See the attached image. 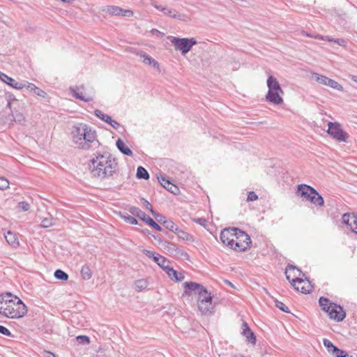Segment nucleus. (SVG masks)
<instances>
[{
	"instance_id": "72a5a7b5",
	"label": "nucleus",
	"mask_w": 357,
	"mask_h": 357,
	"mask_svg": "<svg viewBox=\"0 0 357 357\" xmlns=\"http://www.w3.org/2000/svg\"><path fill=\"white\" fill-rule=\"evenodd\" d=\"M129 212L133 215L137 217L141 220L142 218L145 217V213L142 211L141 209H139L137 207L135 206H131L129 209Z\"/></svg>"
},
{
	"instance_id": "4c0bfd02",
	"label": "nucleus",
	"mask_w": 357,
	"mask_h": 357,
	"mask_svg": "<svg viewBox=\"0 0 357 357\" xmlns=\"http://www.w3.org/2000/svg\"><path fill=\"white\" fill-rule=\"evenodd\" d=\"M54 225V219L52 215H50L49 218H45L42 220L40 227L43 228H48Z\"/></svg>"
},
{
	"instance_id": "0e129e2a",
	"label": "nucleus",
	"mask_w": 357,
	"mask_h": 357,
	"mask_svg": "<svg viewBox=\"0 0 357 357\" xmlns=\"http://www.w3.org/2000/svg\"><path fill=\"white\" fill-rule=\"evenodd\" d=\"M334 43H337L340 45L344 46L346 44V41L343 39H335Z\"/></svg>"
},
{
	"instance_id": "79ce46f5",
	"label": "nucleus",
	"mask_w": 357,
	"mask_h": 357,
	"mask_svg": "<svg viewBox=\"0 0 357 357\" xmlns=\"http://www.w3.org/2000/svg\"><path fill=\"white\" fill-rule=\"evenodd\" d=\"M94 114L106 123H108L109 121H111V117L109 116L104 114L102 111L99 109H96L94 112Z\"/></svg>"
},
{
	"instance_id": "58836bf2",
	"label": "nucleus",
	"mask_w": 357,
	"mask_h": 357,
	"mask_svg": "<svg viewBox=\"0 0 357 357\" xmlns=\"http://www.w3.org/2000/svg\"><path fill=\"white\" fill-rule=\"evenodd\" d=\"M312 77L319 83L322 84L326 86V83L328 82V78L326 76L319 75L318 73H312Z\"/></svg>"
},
{
	"instance_id": "393cba45",
	"label": "nucleus",
	"mask_w": 357,
	"mask_h": 357,
	"mask_svg": "<svg viewBox=\"0 0 357 357\" xmlns=\"http://www.w3.org/2000/svg\"><path fill=\"white\" fill-rule=\"evenodd\" d=\"M307 201H309L310 203L318 206H323L324 204V198L317 191V194L311 195Z\"/></svg>"
},
{
	"instance_id": "7c9ffc66",
	"label": "nucleus",
	"mask_w": 357,
	"mask_h": 357,
	"mask_svg": "<svg viewBox=\"0 0 357 357\" xmlns=\"http://www.w3.org/2000/svg\"><path fill=\"white\" fill-rule=\"evenodd\" d=\"M141 220L147 223L149 226L154 228L157 231H162V227L156 223L151 217H149L147 214L145 213V217L142 218Z\"/></svg>"
},
{
	"instance_id": "ea45409f",
	"label": "nucleus",
	"mask_w": 357,
	"mask_h": 357,
	"mask_svg": "<svg viewBox=\"0 0 357 357\" xmlns=\"http://www.w3.org/2000/svg\"><path fill=\"white\" fill-rule=\"evenodd\" d=\"M323 344L326 347L328 351L330 354H333L335 351L337 350V347L335 346L328 339H324L323 340Z\"/></svg>"
},
{
	"instance_id": "f704fd0d",
	"label": "nucleus",
	"mask_w": 357,
	"mask_h": 357,
	"mask_svg": "<svg viewBox=\"0 0 357 357\" xmlns=\"http://www.w3.org/2000/svg\"><path fill=\"white\" fill-rule=\"evenodd\" d=\"M326 86H328L331 88L336 89L340 91H342L344 89L343 86L331 78H328V82L326 83Z\"/></svg>"
},
{
	"instance_id": "3c124183",
	"label": "nucleus",
	"mask_w": 357,
	"mask_h": 357,
	"mask_svg": "<svg viewBox=\"0 0 357 357\" xmlns=\"http://www.w3.org/2000/svg\"><path fill=\"white\" fill-rule=\"evenodd\" d=\"M77 341L79 344H89L90 339L88 336L86 335H79L77 337Z\"/></svg>"
},
{
	"instance_id": "1a4fd4ad",
	"label": "nucleus",
	"mask_w": 357,
	"mask_h": 357,
	"mask_svg": "<svg viewBox=\"0 0 357 357\" xmlns=\"http://www.w3.org/2000/svg\"><path fill=\"white\" fill-rule=\"evenodd\" d=\"M106 13L114 16L132 17L133 12L129 9H123L116 6H107L102 10Z\"/></svg>"
},
{
	"instance_id": "4be33fe9",
	"label": "nucleus",
	"mask_w": 357,
	"mask_h": 357,
	"mask_svg": "<svg viewBox=\"0 0 357 357\" xmlns=\"http://www.w3.org/2000/svg\"><path fill=\"white\" fill-rule=\"evenodd\" d=\"M139 56L142 59L143 63L147 65L152 66L153 68L159 70L160 65L157 61L153 59L151 56L147 54L144 52H140L139 54Z\"/></svg>"
},
{
	"instance_id": "dca6fc26",
	"label": "nucleus",
	"mask_w": 357,
	"mask_h": 357,
	"mask_svg": "<svg viewBox=\"0 0 357 357\" xmlns=\"http://www.w3.org/2000/svg\"><path fill=\"white\" fill-rule=\"evenodd\" d=\"M266 100L275 105H281L283 102V98L280 91H268L266 95Z\"/></svg>"
},
{
	"instance_id": "a211bd4d",
	"label": "nucleus",
	"mask_w": 357,
	"mask_h": 357,
	"mask_svg": "<svg viewBox=\"0 0 357 357\" xmlns=\"http://www.w3.org/2000/svg\"><path fill=\"white\" fill-rule=\"evenodd\" d=\"M242 334L246 337V340L252 344H255L256 343V336L251 331L248 324L245 321H243L242 324Z\"/></svg>"
},
{
	"instance_id": "4468645a",
	"label": "nucleus",
	"mask_w": 357,
	"mask_h": 357,
	"mask_svg": "<svg viewBox=\"0 0 357 357\" xmlns=\"http://www.w3.org/2000/svg\"><path fill=\"white\" fill-rule=\"evenodd\" d=\"M342 221L347 226L350 227L353 231L357 234V215L354 213H344L342 215Z\"/></svg>"
},
{
	"instance_id": "c9c22d12",
	"label": "nucleus",
	"mask_w": 357,
	"mask_h": 357,
	"mask_svg": "<svg viewBox=\"0 0 357 357\" xmlns=\"http://www.w3.org/2000/svg\"><path fill=\"white\" fill-rule=\"evenodd\" d=\"M5 238L6 241L12 245L18 244V242H17V238L15 236V234L12 233L11 231H8L7 234H5Z\"/></svg>"
},
{
	"instance_id": "ddd939ff",
	"label": "nucleus",
	"mask_w": 357,
	"mask_h": 357,
	"mask_svg": "<svg viewBox=\"0 0 357 357\" xmlns=\"http://www.w3.org/2000/svg\"><path fill=\"white\" fill-rule=\"evenodd\" d=\"M163 14L184 22H189L191 20L190 17L188 15L184 13H179L173 8H169L166 7L165 11Z\"/></svg>"
},
{
	"instance_id": "a878e982",
	"label": "nucleus",
	"mask_w": 357,
	"mask_h": 357,
	"mask_svg": "<svg viewBox=\"0 0 357 357\" xmlns=\"http://www.w3.org/2000/svg\"><path fill=\"white\" fill-rule=\"evenodd\" d=\"M154 261L165 272L167 271V268L170 267L169 261L160 255L158 257H154Z\"/></svg>"
},
{
	"instance_id": "f03ea898",
	"label": "nucleus",
	"mask_w": 357,
	"mask_h": 357,
	"mask_svg": "<svg viewBox=\"0 0 357 357\" xmlns=\"http://www.w3.org/2000/svg\"><path fill=\"white\" fill-rule=\"evenodd\" d=\"M27 313L22 301L11 293L0 295V314L10 319H20Z\"/></svg>"
},
{
	"instance_id": "9d476101",
	"label": "nucleus",
	"mask_w": 357,
	"mask_h": 357,
	"mask_svg": "<svg viewBox=\"0 0 357 357\" xmlns=\"http://www.w3.org/2000/svg\"><path fill=\"white\" fill-rule=\"evenodd\" d=\"M296 194L307 201L311 195L317 194V190L310 185L300 184L297 186Z\"/></svg>"
},
{
	"instance_id": "7ed1b4c3",
	"label": "nucleus",
	"mask_w": 357,
	"mask_h": 357,
	"mask_svg": "<svg viewBox=\"0 0 357 357\" xmlns=\"http://www.w3.org/2000/svg\"><path fill=\"white\" fill-rule=\"evenodd\" d=\"M71 135L73 143L80 149H95L100 146V142L96 139V131L86 124L79 123L74 126Z\"/></svg>"
},
{
	"instance_id": "c756f323",
	"label": "nucleus",
	"mask_w": 357,
	"mask_h": 357,
	"mask_svg": "<svg viewBox=\"0 0 357 357\" xmlns=\"http://www.w3.org/2000/svg\"><path fill=\"white\" fill-rule=\"evenodd\" d=\"M212 299L211 293H209L205 287L198 294L197 301L208 303L212 301Z\"/></svg>"
},
{
	"instance_id": "c03bdc74",
	"label": "nucleus",
	"mask_w": 357,
	"mask_h": 357,
	"mask_svg": "<svg viewBox=\"0 0 357 357\" xmlns=\"http://www.w3.org/2000/svg\"><path fill=\"white\" fill-rule=\"evenodd\" d=\"M12 116L15 122L22 123V121H24V115L21 112H19L17 111H12Z\"/></svg>"
},
{
	"instance_id": "338daca9",
	"label": "nucleus",
	"mask_w": 357,
	"mask_h": 357,
	"mask_svg": "<svg viewBox=\"0 0 357 357\" xmlns=\"http://www.w3.org/2000/svg\"><path fill=\"white\" fill-rule=\"evenodd\" d=\"M181 229H180L177 225L175 226V227L174 228V230H172V231L174 232L176 235H178L179 234V231H181Z\"/></svg>"
},
{
	"instance_id": "69168bd1",
	"label": "nucleus",
	"mask_w": 357,
	"mask_h": 357,
	"mask_svg": "<svg viewBox=\"0 0 357 357\" xmlns=\"http://www.w3.org/2000/svg\"><path fill=\"white\" fill-rule=\"evenodd\" d=\"M151 33L153 34H156L157 36H163V33L160 32V31H158V29H153L151 30Z\"/></svg>"
},
{
	"instance_id": "864d4df0",
	"label": "nucleus",
	"mask_w": 357,
	"mask_h": 357,
	"mask_svg": "<svg viewBox=\"0 0 357 357\" xmlns=\"http://www.w3.org/2000/svg\"><path fill=\"white\" fill-rule=\"evenodd\" d=\"M142 252L149 258L153 259V261H154V257H158L159 255V254H157L155 252L148 250L146 249H144L142 250Z\"/></svg>"
},
{
	"instance_id": "e2e57ef3",
	"label": "nucleus",
	"mask_w": 357,
	"mask_h": 357,
	"mask_svg": "<svg viewBox=\"0 0 357 357\" xmlns=\"http://www.w3.org/2000/svg\"><path fill=\"white\" fill-rule=\"evenodd\" d=\"M195 222H196L197 223H198L199 225H200L202 226H205L207 222L206 220L203 218L195 219Z\"/></svg>"
},
{
	"instance_id": "473e14b6",
	"label": "nucleus",
	"mask_w": 357,
	"mask_h": 357,
	"mask_svg": "<svg viewBox=\"0 0 357 357\" xmlns=\"http://www.w3.org/2000/svg\"><path fill=\"white\" fill-rule=\"evenodd\" d=\"M81 275L84 280H89L91 278L92 273L89 266L84 265L82 266Z\"/></svg>"
},
{
	"instance_id": "bf43d9fd",
	"label": "nucleus",
	"mask_w": 357,
	"mask_h": 357,
	"mask_svg": "<svg viewBox=\"0 0 357 357\" xmlns=\"http://www.w3.org/2000/svg\"><path fill=\"white\" fill-rule=\"evenodd\" d=\"M20 206L24 211H26L29 209V204L26 202H22L20 203Z\"/></svg>"
},
{
	"instance_id": "49530a36",
	"label": "nucleus",
	"mask_w": 357,
	"mask_h": 357,
	"mask_svg": "<svg viewBox=\"0 0 357 357\" xmlns=\"http://www.w3.org/2000/svg\"><path fill=\"white\" fill-rule=\"evenodd\" d=\"M5 98L7 101V107L11 109V105L13 102L17 101L15 96L12 93H6Z\"/></svg>"
},
{
	"instance_id": "39448f33",
	"label": "nucleus",
	"mask_w": 357,
	"mask_h": 357,
	"mask_svg": "<svg viewBox=\"0 0 357 357\" xmlns=\"http://www.w3.org/2000/svg\"><path fill=\"white\" fill-rule=\"evenodd\" d=\"M234 231H236V232L233 250L239 252L245 251L250 247L252 243L249 235L237 227L235 228Z\"/></svg>"
},
{
	"instance_id": "f257e3e1",
	"label": "nucleus",
	"mask_w": 357,
	"mask_h": 357,
	"mask_svg": "<svg viewBox=\"0 0 357 357\" xmlns=\"http://www.w3.org/2000/svg\"><path fill=\"white\" fill-rule=\"evenodd\" d=\"M94 155L90 160V169L93 176L104 178L112 176L117 171L118 162L109 153L97 152Z\"/></svg>"
},
{
	"instance_id": "de8ad7c7",
	"label": "nucleus",
	"mask_w": 357,
	"mask_h": 357,
	"mask_svg": "<svg viewBox=\"0 0 357 357\" xmlns=\"http://www.w3.org/2000/svg\"><path fill=\"white\" fill-rule=\"evenodd\" d=\"M177 236L179 238H181L183 240H185V241H192V236L183 230H181V231H179V234Z\"/></svg>"
},
{
	"instance_id": "4d7b16f0",
	"label": "nucleus",
	"mask_w": 357,
	"mask_h": 357,
	"mask_svg": "<svg viewBox=\"0 0 357 357\" xmlns=\"http://www.w3.org/2000/svg\"><path fill=\"white\" fill-rule=\"evenodd\" d=\"M151 6H153L155 8H156L157 10H160V11H161V12H162L163 13H164V12L165 11V8H166V7H163V6H160V5H158V4L157 3V2H156V1H151Z\"/></svg>"
},
{
	"instance_id": "37998d69",
	"label": "nucleus",
	"mask_w": 357,
	"mask_h": 357,
	"mask_svg": "<svg viewBox=\"0 0 357 357\" xmlns=\"http://www.w3.org/2000/svg\"><path fill=\"white\" fill-rule=\"evenodd\" d=\"M135 288L138 291H142L143 289H145L147 287L148 284L145 280L142 279V280H136L135 282Z\"/></svg>"
},
{
	"instance_id": "a19ab883",
	"label": "nucleus",
	"mask_w": 357,
	"mask_h": 357,
	"mask_svg": "<svg viewBox=\"0 0 357 357\" xmlns=\"http://www.w3.org/2000/svg\"><path fill=\"white\" fill-rule=\"evenodd\" d=\"M121 217L128 223L130 225H137V220L132 216L128 215V213H120Z\"/></svg>"
},
{
	"instance_id": "b1692460",
	"label": "nucleus",
	"mask_w": 357,
	"mask_h": 357,
	"mask_svg": "<svg viewBox=\"0 0 357 357\" xmlns=\"http://www.w3.org/2000/svg\"><path fill=\"white\" fill-rule=\"evenodd\" d=\"M319 303L321 307V310L326 313H328L331 307H333L335 303H331V301L325 297H320L319 299Z\"/></svg>"
},
{
	"instance_id": "774afa93",
	"label": "nucleus",
	"mask_w": 357,
	"mask_h": 357,
	"mask_svg": "<svg viewBox=\"0 0 357 357\" xmlns=\"http://www.w3.org/2000/svg\"><path fill=\"white\" fill-rule=\"evenodd\" d=\"M150 212L151 213V214L153 215V216L155 219H156V218H158V216H157V215H160V213H157L156 211H155L153 210V209H151V210L150 211Z\"/></svg>"
},
{
	"instance_id": "2f4dec72",
	"label": "nucleus",
	"mask_w": 357,
	"mask_h": 357,
	"mask_svg": "<svg viewBox=\"0 0 357 357\" xmlns=\"http://www.w3.org/2000/svg\"><path fill=\"white\" fill-rule=\"evenodd\" d=\"M137 178L139 179L148 180L149 178V174L147 170L142 166L137 169Z\"/></svg>"
},
{
	"instance_id": "6ab92c4d",
	"label": "nucleus",
	"mask_w": 357,
	"mask_h": 357,
	"mask_svg": "<svg viewBox=\"0 0 357 357\" xmlns=\"http://www.w3.org/2000/svg\"><path fill=\"white\" fill-rule=\"evenodd\" d=\"M197 306L199 310L202 314L209 315L213 313L212 301H209L208 303L197 301Z\"/></svg>"
},
{
	"instance_id": "6e6552de",
	"label": "nucleus",
	"mask_w": 357,
	"mask_h": 357,
	"mask_svg": "<svg viewBox=\"0 0 357 357\" xmlns=\"http://www.w3.org/2000/svg\"><path fill=\"white\" fill-rule=\"evenodd\" d=\"M235 228L236 227L225 228L222 230L220 235L222 243L231 249H233L234 245Z\"/></svg>"
},
{
	"instance_id": "e433bc0d",
	"label": "nucleus",
	"mask_w": 357,
	"mask_h": 357,
	"mask_svg": "<svg viewBox=\"0 0 357 357\" xmlns=\"http://www.w3.org/2000/svg\"><path fill=\"white\" fill-rule=\"evenodd\" d=\"M54 275L56 279L62 281H66L68 279V275L61 269L56 270Z\"/></svg>"
},
{
	"instance_id": "20e7f679",
	"label": "nucleus",
	"mask_w": 357,
	"mask_h": 357,
	"mask_svg": "<svg viewBox=\"0 0 357 357\" xmlns=\"http://www.w3.org/2000/svg\"><path fill=\"white\" fill-rule=\"evenodd\" d=\"M287 280L291 282L294 288L303 294H309L312 291V286L307 278L303 279L305 274L296 266L288 265L286 268Z\"/></svg>"
},
{
	"instance_id": "f8f14e48",
	"label": "nucleus",
	"mask_w": 357,
	"mask_h": 357,
	"mask_svg": "<svg viewBox=\"0 0 357 357\" xmlns=\"http://www.w3.org/2000/svg\"><path fill=\"white\" fill-rule=\"evenodd\" d=\"M328 314L331 319L337 321H342L346 317V313L343 308L337 304H334L333 307H331Z\"/></svg>"
},
{
	"instance_id": "5fc2aeb1",
	"label": "nucleus",
	"mask_w": 357,
	"mask_h": 357,
	"mask_svg": "<svg viewBox=\"0 0 357 357\" xmlns=\"http://www.w3.org/2000/svg\"><path fill=\"white\" fill-rule=\"evenodd\" d=\"M258 199V196L254 191H250L248 194L247 201L248 202H253Z\"/></svg>"
},
{
	"instance_id": "423d86ee",
	"label": "nucleus",
	"mask_w": 357,
	"mask_h": 357,
	"mask_svg": "<svg viewBox=\"0 0 357 357\" xmlns=\"http://www.w3.org/2000/svg\"><path fill=\"white\" fill-rule=\"evenodd\" d=\"M170 39L172 44L174 46L176 50H179L182 55L187 54L192 47L193 45L197 43L194 38H176L168 37Z\"/></svg>"
},
{
	"instance_id": "052dcab7",
	"label": "nucleus",
	"mask_w": 357,
	"mask_h": 357,
	"mask_svg": "<svg viewBox=\"0 0 357 357\" xmlns=\"http://www.w3.org/2000/svg\"><path fill=\"white\" fill-rule=\"evenodd\" d=\"M142 201L143 202L144 207L147 210H149L150 211L151 209H153V207H152L151 204L146 199L142 198Z\"/></svg>"
},
{
	"instance_id": "8fccbe9b",
	"label": "nucleus",
	"mask_w": 357,
	"mask_h": 357,
	"mask_svg": "<svg viewBox=\"0 0 357 357\" xmlns=\"http://www.w3.org/2000/svg\"><path fill=\"white\" fill-rule=\"evenodd\" d=\"M9 181L4 177H0V190H4L8 188Z\"/></svg>"
},
{
	"instance_id": "cd10ccee",
	"label": "nucleus",
	"mask_w": 357,
	"mask_h": 357,
	"mask_svg": "<svg viewBox=\"0 0 357 357\" xmlns=\"http://www.w3.org/2000/svg\"><path fill=\"white\" fill-rule=\"evenodd\" d=\"M116 145L122 153L128 156H132V151L126 146L125 143L121 139H117Z\"/></svg>"
},
{
	"instance_id": "680f3d73",
	"label": "nucleus",
	"mask_w": 357,
	"mask_h": 357,
	"mask_svg": "<svg viewBox=\"0 0 357 357\" xmlns=\"http://www.w3.org/2000/svg\"><path fill=\"white\" fill-rule=\"evenodd\" d=\"M107 123L109 124L112 128H114L115 129H117L120 126V124L117 121L113 120L112 118H111V121H109Z\"/></svg>"
},
{
	"instance_id": "9b49d317",
	"label": "nucleus",
	"mask_w": 357,
	"mask_h": 357,
	"mask_svg": "<svg viewBox=\"0 0 357 357\" xmlns=\"http://www.w3.org/2000/svg\"><path fill=\"white\" fill-rule=\"evenodd\" d=\"M0 79L15 89H22L27 83L26 81L17 82L13 78L1 72H0Z\"/></svg>"
},
{
	"instance_id": "412c9836",
	"label": "nucleus",
	"mask_w": 357,
	"mask_h": 357,
	"mask_svg": "<svg viewBox=\"0 0 357 357\" xmlns=\"http://www.w3.org/2000/svg\"><path fill=\"white\" fill-rule=\"evenodd\" d=\"M267 86L268 88V91H280L281 94L284 93V91L282 89L279 82H278L276 78L274 77L272 75H270L268 77V79H267Z\"/></svg>"
},
{
	"instance_id": "a18cd8bd",
	"label": "nucleus",
	"mask_w": 357,
	"mask_h": 357,
	"mask_svg": "<svg viewBox=\"0 0 357 357\" xmlns=\"http://www.w3.org/2000/svg\"><path fill=\"white\" fill-rule=\"evenodd\" d=\"M275 305L278 308H279L280 310H282V312H287V313H289L290 312L289 307L287 306H286L284 303H283L281 301H279L277 299L275 300Z\"/></svg>"
},
{
	"instance_id": "bb28decb",
	"label": "nucleus",
	"mask_w": 357,
	"mask_h": 357,
	"mask_svg": "<svg viewBox=\"0 0 357 357\" xmlns=\"http://www.w3.org/2000/svg\"><path fill=\"white\" fill-rule=\"evenodd\" d=\"M25 87H26L29 91H33L36 95L40 97L45 98L47 96V93L45 91L37 87L35 84L32 83H29L27 82Z\"/></svg>"
},
{
	"instance_id": "aec40b11",
	"label": "nucleus",
	"mask_w": 357,
	"mask_h": 357,
	"mask_svg": "<svg viewBox=\"0 0 357 357\" xmlns=\"http://www.w3.org/2000/svg\"><path fill=\"white\" fill-rule=\"evenodd\" d=\"M164 248L172 255H178L181 254L182 256L185 257H188V255L186 252L182 251L178 248V247L172 243L165 242V245Z\"/></svg>"
},
{
	"instance_id": "13d9d810",
	"label": "nucleus",
	"mask_w": 357,
	"mask_h": 357,
	"mask_svg": "<svg viewBox=\"0 0 357 357\" xmlns=\"http://www.w3.org/2000/svg\"><path fill=\"white\" fill-rule=\"evenodd\" d=\"M158 216V218H156L155 220L159 222L160 223L161 225H162L164 226V224H165V222H166L167 220V219L166 218V217H165L163 215L160 214V215H157Z\"/></svg>"
},
{
	"instance_id": "2eb2a0df",
	"label": "nucleus",
	"mask_w": 357,
	"mask_h": 357,
	"mask_svg": "<svg viewBox=\"0 0 357 357\" xmlns=\"http://www.w3.org/2000/svg\"><path fill=\"white\" fill-rule=\"evenodd\" d=\"M183 286L185 289V294L188 296L192 295V291H197L199 294L204 288L202 284L195 282H185L183 284Z\"/></svg>"
},
{
	"instance_id": "c85d7f7f",
	"label": "nucleus",
	"mask_w": 357,
	"mask_h": 357,
	"mask_svg": "<svg viewBox=\"0 0 357 357\" xmlns=\"http://www.w3.org/2000/svg\"><path fill=\"white\" fill-rule=\"evenodd\" d=\"M70 90L73 96L77 99L81 100L84 102H91L93 100V97L91 96H84L82 93L77 91V89L73 87H70Z\"/></svg>"
},
{
	"instance_id": "09e8293b",
	"label": "nucleus",
	"mask_w": 357,
	"mask_h": 357,
	"mask_svg": "<svg viewBox=\"0 0 357 357\" xmlns=\"http://www.w3.org/2000/svg\"><path fill=\"white\" fill-rule=\"evenodd\" d=\"M337 351H335L332 355H333L335 357H352L351 356H349L347 352L344 351L340 349L339 348H337Z\"/></svg>"
},
{
	"instance_id": "6e6d98bb",
	"label": "nucleus",
	"mask_w": 357,
	"mask_h": 357,
	"mask_svg": "<svg viewBox=\"0 0 357 357\" xmlns=\"http://www.w3.org/2000/svg\"><path fill=\"white\" fill-rule=\"evenodd\" d=\"M0 333L6 335V336H10L11 333L10 331L5 326L0 325Z\"/></svg>"
},
{
	"instance_id": "f3484780",
	"label": "nucleus",
	"mask_w": 357,
	"mask_h": 357,
	"mask_svg": "<svg viewBox=\"0 0 357 357\" xmlns=\"http://www.w3.org/2000/svg\"><path fill=\"white\" fill-rule=\"evenodd\" d=\"M158 179L161 185L163 186L167 190L174 195L177 194L179 190L178 187L172 183L169 180L166 179L165 176L160 175V176L158 177Z\"/></svg>"
},
{
	"instance_id": "603ef678",
	"label": "nucleus",
	"mask_w": 357,
	"mask_h": 357,
	"mask_svg": "<svg viewBox=\"0 0 357 357\" xmlns=\"http://www.w3.org/2000/svg\"><path fill=\"white\" fill-rule=\"evenodd\" d=\"M176 225L170 219H167V220L165 222L164 224V227L170 231L174 230V228Z\"/></svg>"
},
{
	"instance_id": "5701e85b",
	"label": "nucleus",
	"mask_w": 357,
	"mask_h": 357,
	"mask_svg": "<svg viewBox=\"0 0 357 357\" xmlns=\"http://www.w3.org/2000/svg\"><path fill=\"white\" fill-rule=\"evenodd\" d=\"M166 273L171 278V280H174L176 282H181L183 281L184 279V275L181 273L177 272L172 267L167 268Z\"/></svg>"
},
{
	"instance_id": "0eeeda50",
	"label": "nucleus",
	"mask_w": 357,
	"mask_h": 357,
	"mask_svg": "<svg viewBox=\"0 0 357 357\" xmlns=\"http://www.w3.org/2000/svg\"><path fill=\"white\" fill-rule=\"evenodd\" d=\"M327 132L338 142H346L349 138L348 133L342 129L341 125L337 122H329Z\"/></svg>"
}]
</instances>
